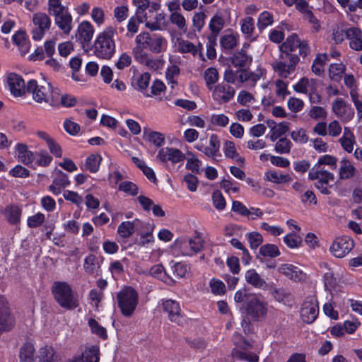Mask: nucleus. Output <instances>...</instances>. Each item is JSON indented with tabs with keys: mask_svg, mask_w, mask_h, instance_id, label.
Instances as JSON below:
<instances>
[{
	"mask_svg": "<svg viewBox=\"0 0 362 362\" xmlns=\"http://www.w3.org/2000/svg\"><path fill=\"white\" fill-rule=\"evenodd\" d=\"M175 47L176 50L180 53H190L195 56L200 52L202 45L201 44L195 45L188 40L177 38L175 42Z\"/></svg>",
	"mask_w": 362,
	"mask_h": 362,
	"instance_id": "c756f323",
	"label": "nucleus"
},
{
	"mask_svg": "<svg viewBox=\"0 0 362 362\" xmlns=\"http://www.w3.org/2000/svg\"><path fill=\"white\" fill-rule=\"evenodd\" d=\"M170 65L168 66L166 70V79L168 83L171 86V88H173L174 86L177 84L176 78L178 77L180 73V69L179 66L176 64V61L174 62L173 59H170Z\"/></svg>",
	"mask_w": 362,
	"mask_h": 362,
	"instance_id": "a18cd8bd",
	"label": "nucleus"
},
{
	"mask_svg": "<svg viewBox=\"0 0 362 362\" xmlns=\"http://www.w3.org/2000/svg\"><path fill=\"white\" fill-rule=\"evenodd\" d=\"M13 326V320L10 315L8 302L0 295V332L8 331Z\"/></svg>",
	"mask_w": 362,
	"mask_h": 362,
	"instance_id": "6ab92c4d",
	"label": "nucleus"
},
{
	"mask_svg": "<svg viewBox=\"0 0 362 362\" xmlns=\"http://www.w3.org/2000/svg\"><path fill=\"white\" fill-rule=\"evenodd\" d=\"M99 348L97 346L87 347L81 354H76L66 362H99Z\"/></svg>",
	"mask_w": 362,
	"mask_h": 362,
	"instance_id": "aec40b11",
	"label": "nucleus"
},
{
	"mask_svg": "<svg viewBox=\"0 0 362 362\" xmlns=\"http://www.w3.org/2000/svg\"><path fill=\"white\" fill-rule=\"evenodd\" d=\"M186 168L192 172L198 173L202 165V161L193 153L187 154Z\"/></svg>",
	"mask_w": 362,
	"mask_h": 362,
	"instance_id": "e2e57ef3",
	"label": "nucleus"
},
{
	"mask_svg": "<svg viewBox=\"0 0 362 362\" xmlns=\"http://www.w3.org/2000/svg\"><path fill=\"white\" fill-rule=\"evenodd\" d=\"M40 362H56L54 349L51 346H45L39 352Z\"/></svg>",
	"mask_w": 362,
	"mask_h": 362,
	"instance_id": "052dcab7",
	"label": "nucleus"
},
{
	"mask_svg": "<svg viewBox=\"0 0 362 362\" xmlns=\"http://www.w3.org/2000/svg\"><path fill=\"white\" fill-rule=\"evenodd\" d=\"M4 214L9 223L16 225L21 221L22 209L18 205L11 204L5 208Z\"/></svg>",
	"mask_w": 362,
	"mask_h": 362,
	"instance_id": "a19ab883",
	"label": "nucleus"
},
{
	"mask_svg": "<svg viewBox=\"0 0 362 362\" xmlns=\"http://www.w3.org/2000/svg\"><path fill=\"white\" fill-rule=\"evenodd\" d=\"M55 300L64 308L71 310L78 306V299L70 285L66 282L56 281L52 287Z\"/></svg>",
	"mask_w": 362,
	"mask_h": 362,
	"instance_id": "7ed1b4c3",
	"label": "nucleus"
},
{
	"mask_svg": "<svg viewBox=\"0 0 362 362\" xmlns=\"http://www.w3.org/2000/svg\"><path fill=\"white\" fill-rule=\"evenodd\" d=\"M165 85L161 81L155 80L151 86V90H148L147 93H145V96L162 100L165 95Z\"/></svg>",
	"mask_w": 362,
	"mask_h": 362,
	"instance_id": "37998d69",
	"label": "nucleus"
},
{
	"mask_svg": "<svg viewBox=\"0 0 362 362\" xmlns=\"http://www.w3.org/2000/svg\"><path fill=\"white\" fill-rule=\"evenodd\" d=\"M274 90L278 98L284 100L286 95L289 94L288 90V83L281 79H277L274 82Z\"/></svg>",
	"mask_w": 362,
	"mask_h": 362,
	"instance_id": "5fc2aeb1",
	"label": "nucleus"
},
{
	"mask_svg": "<svg viewBox=\"0 0 362 362\" xmlns=\"http://www.w3.org/2000/svg\"><path fill=\"white\" fill-rule=\"evenodd\" d=\"M342 148L347 153H351L354 150V146L356 144L355 136L349 127H344L343 135L339 139Z\"/></svg>",
	"mask_w": 362,
	"mask_h": 362,
	"instance_id": "e433bc0d",
	"label": "nucleus"
},
{
	"mask_svg": "<svg viewBox=\"0 0 362 362\" xmlns=\"http://www.w3.org/2000/svg\"><path fill=\"white\" fill-rule=\"evenodd\" d=\"M117 299L122 314L126 317H132L139 304L137 291L131 286L124 287L118 292Z\"/></svg>",
	"mask_w": 362,
	"mask_h": 362,
	"instance_id": "39448f33",
	"label": "nucleus"
},
{
	"mask_svg": "<svg viewBox=\"0 0 362 362\" xmlns=\"http://www.w3.org/2000/svg\"><path fill=\"white\" fill-rule=\"evenodd\" d=\"M293 90L298 93L313 94L315 90V81L313 78L303 77L293 86Z\"/></svg>",
	"mask_w": 362,
	"mask_h": 362,
	"instance_id": "79ce46f5",
	"label": "nucleus"
},
{
	"mask_svg": "<svg viewBox=\"0 0 362 362\" xmlns=\"http://www.w3.org/2000/svg\"><path fill=\"white\" fill-rule=\"evenodd\" d=\"M245 47L235 53L232 59V63L235 67L243 68L249 66L252 62V57L246 54Z\"/></svg>",
	"mask_w": 362,
	"mask_h": 362,
	"instance_id": "c03bdc74",
	"label": "nucleus"
},
{
	"mask_svg": "<svg viewBox=\"0 0 362 362\" xmlns=\"http://www.w3.org/2000/svg\"><path fill=\"white\" fill-rule=\"evenodd\" d=\"M327 56L325 54H319L316 56L312 65V71L316 75H321L324 71Z\"/></svg>",
	"mask_w": 362,
	"mask_h": 362,
	"instance_id": "864d4df0",
	"label": "nucleus"
},
{
	"mask_svg": "<svg viewBox=\"0 0 362 362\" xmlns=\"http://www.w3.org/2000/svg\"><path fill=\"white\" fill-rule=\"evenodd\" d=\"M115 29L112 26H107L96 35L93 44V53L98 58L110 59L115 55Z\"/></svg>",
	"mask_w": 362,
	"mask_h": 362,
	"instance_id": "f03ea898",
	"label": "nucleus"
},
{
	"mask_svg": "<svg viewBox=\"0 0 362 362\" xmlns=\"http://www.w3.org/2000/svg\"><path fill=\"white\" fill-rule=\"evenodd\" d=\"M54 23L66 35L72 30V16L68 10L54 16Z\"/></svg>",
	"mask_w": 362,
	"mask_h": 362,
	"instance_id": "c85d7f7f",
	"label": "nucleus"
},
{
	"mask_svg": "<svg viewBox=\"0 0 362 362\" xmlns=\"http://www.w3.org/2000/svg\"><path fill=\"white\" fill-rule=\"evenodd\" d=\"M299 60L298 55H290L289 58H286L281 54L279 60L274 62L272 66L279 77L286 78L294 72Z\"/></svg>",
	"mask_w": 362,
	"mask_h": 362,
	"instance_id": "1a4fd4ad",
	"label": "nucleus"
},
{
	"mask_svg": "<svg viewBox=\"0 0 362 362\" xmlns=\"http://www.w3.org/2000/svg\"><path fill=\"white\" fill-rule=\"evenodd\" d=\"M69 185L68 176L64 173L58 171L55 173L53 183L49 186V189L54 194L57 195L61 193L63 188Z\"/></svg>",
	"mask_w": 362,
	"mask_h": 362,
	"instance_id": "c9c22d12",
	"label": "nucleus"
},
{
	"mask_svg": "<svg viewBox=\"0 0 362 362\" xmlns=\"http://www.w3.org/2000/svg\"><path fill=\"white\" fill-rule=\"evenodd\" d=\"M221 142L218 135L211 134L209 136V146H206L204 154L214 160L221 156Z\"/></svg>",
	"mask_w": 362,
	"mask_h": 362,
	"instance_id": "2f4dec72",
	"label": "nucleus"
},
{
	"mask_svg": "<svg viewBox=\"0 0 362 362\" xmlns=\"http://www.w3.org/2000/svg\"><path fill=\"white\" fill-rule=\"evenodd\" d=\"M346 66L342 63L332 64L329 69V75L332 80L339 81L344 73Z\"/></svg>",
	"mask_w": 362,
	"mask_h": 362,
	"instance_id": "603ef678",
	"label": "nucleus"
},
{
	"mask_svg": "<svg viewBox=\"0 0 362 362\" xmlns=\"http://www.w3.org/2000/svg\"><path fill=\"white\" fill-rule=\"evenodd\" d=\"M292 143L286 138H281L275 144V151L280 154L288 153L291 151Z\"/></svg>",
	"mask_w": 362,
	"mask_h": 362,
	"instance_id": "774afa93",
	"label": "nucleus"
},
{
	"mask_svg": "<svg viewBox=\"0 0 362 362\" xmlns=\"http://www.w3.org/2000/svg\"><path fill=\"white\" fill-rule=\"evenodd\" d=\"M308 179L315 180L314 185L322 194H329V188L334 180V175L320 165H315L309 171Z\"/></svg>",
	"mask_w": 362,
	"mask_h": 362,
	"instance_id": "423d86ee",
	"label": "nucleus"
},
{
	"mask_svg": "<svg viewBox=\"0 0 362 362\" xmlns=\"http://www.w3.org/2000/svg\"><path fill=\"white\" fill-rule=\"evenodd\" d=\"M229 12L227 11H221L211 18L209 27L213 35H217L223 28L226 22L229 19Z\"/></svg>",
	"mask_w": 362,
	"mask_h": 362,
	"instance_id": "4be33fe9",
	"label": "nucleus"
},
{
	"mask_svg": "<svg viewBox=\"0 0 362 362\" xmlns=\"http://www.w3.org/2000/svg\"><path fill=\"white\" fill-rule=\"evenodd\" d=\"M6 86L14 97L23 96L26 92V85L22 76L13 72L6 74Z\"/></svg>",
	"mask_w": 362,
	"mask_h": 362,
	"instance_id": "dca6fc26",
	"label": "nucleus"
},
{
	"mask_svg": "<svg viewBox=\"0 0 362 362\" xmlns=\"http://www.w3.org/2000/svg\"><path fill=\"white\" fill-rule=\"evenodd\" d=\"M267 76V70L261 64L258 65L255 70H243L240 76L241 84L245 83L249 88H255L258 81L264 79Z\"/></svg>",
	"mask_w": 362,
	"mask_h": 362,
	"instance_id": "4468645a",
	"label": "nucleus"
},
{
	"mask_svg": "<svg viewBox=\"0 0 362 362\" xmlns=\"http://www.w3.org/2000/svg\"><path fill=\"white\" fill-rule=\"evenodd\" d=\"M267 124L270 129L267 137L269 138L272 141H275L277 139L285 134L289 129L288 123L286 122L276 123L272 119H269L267 122Z\"/></svg>",
	"mask_w": 362,
	"mask_h": 362,
	"instance_id": "5701e85b",
	"label": "nucleus"
},
{
	"mask_svg": "<svg viewBox=\"0 0 362 362\" xmlns=\"http://www.w3.org/2000/svg\"><path fill=\"white\" fill-rule=\"evenodd\" d=\"M356 173V168L352 163L346 159L342 158L339 162V177L341 180L352 178Z\"/></svg>",
	"mask_w": 362,
	"mask_h": 362,
	"instance_id": "ea45409f",
	"label": "nucleus"
},
{
	"mask_svg": "<svg viewBox=\"0 0 362 362\" xmlns=\"http://www.w3.org/2000/svg\"><path fill=\"white\" fill-rule=\"evenodd\" d=\"M15 156L18 161L24 165H29L33 163L35 160L34 153L30 151L28 145L23 143H18L14 147Z\"/></svg>",
	"mask_w": 362,
	"mask_h": 362,
	"instance_id": "b1692460",
	"label": "nucleus"
},
{
	"mask_svg": "<svg viewBox=\"0 0 362 362\" xmlns=\"http://www.w3.org/2000/svg\"><path fill=\"white\" fill-rule=\"evenodd\" d=\"M245 281L255 288L265 290L267 288V282L260 276L255 269L247 270L245 274Z\"/></svg>",
	"mask_w": 362,
	"mask_h": 362,
	"instance_id": "58836bf2",
	"label": "nucleus"
},
{
	"mask_svg": "<svg viewBox=\"0 0 362 362\" xmlns=\"http://www.w3.org/2000/svg\"><path fill=\"white\" fill-rule=\"evenodd\" d=\"M238 36L235 34H226L221 38V45L225 49H232L237 45Z\"/></svg>",
	"mask_w": 362,
	"mask_h": 362,
	"instance_id": "338daca9",
	"label": "nucleus"
},
{
	"mask_svg": "<svg viewBox=\"0 0 362 362\" xmlns=\"http://www.w3.org/2000/svg\"><path fill=\"white\" fill-rule=\"evenodd\" d=\"M223 151L226 158L233 159L240 167L245 165V158L238 153L233 141L226 140L223 142Z\"/></svg>",
	"mask_w": 362,
	"mask_h": 362,
	"instance_id": "cd10ccee",
	"label": "nucleus"
},
{
	"mask_svg": "<svg viewBox=\"0 0 362 362\" xmlns=\"http://www.w3.org/2000/svg\"><path fill=\"white\" fill-rule=\"evenodd\" d=\"M35 163L42 167L48 166L52 161V156L45 150H40L34 153Z\"/></svg>",
	"mask_w": 362,
	"mask_h": 362,
	"instance_id": "3c124183",
	"label": "nucleus"
},
{
	"mask_svg": "<svg viewBox=\"0 0 362 362\" xmlns=\"http://www.w3.org/2000/svg\"><path fill=\"white\" fill-rule=\"evenodd\" d=\"M332 110L342 123H348L354 117V110L342 98H337L332 103Z\"/></svg>",
	"mask_w": 362,
	"mask_h": 362,
	"instance_id": "ddd939ff",
	"label": "nucleus"
},
{
	"mask_svg": "<svg viewBox=\"0 0 362 362\" xmlns=\"http://www.w3.org/2000/svg\"><path fill=\"white\" fill-rule=\"evenodd\" d=\"M76 98L69 94H62L58 88L54 90V97L51 100V106L53 107H71L76 104Z\"/></svg>",
	"mask_w": 362,
	"mask_h": 362,
	"instance_id": "393cba45",
	"label": "nucleus"
},
{
	"mask_svg": "<svg viewBox=\"0 0 362 362\" xmlns=\"http://www.w3.org/2000/svg\"><path fill=\"white\" fill-rule=\"evenodd\" d=\"M134 41L132 54L136 61L141 64L147 62L148 54L146 50L159 54L164 52L168 47L167 39L158 33L141 32L136 36Z\"/></svg>",
	"mask_w": 362,
	"mask_h": 362,
	"instance_id": "f257e3e1",
	"label": "nucleus"
},
{
	"mask_svg": "<svg viewBox=\"0 0 362 362\" xmlns=\"http://www.w3.org/2000/svg\"><path fill=\"white\" fill-rule=\"evenodd\" d=\"M32 35L34 40H41L51 26V19L45 13L39 12L33 17Z\"/></svg>",
	"mask_w": 362,
	"mask_h": 362,
	"instance_id": "9d476101",
	"label": "nucleus"
},
{
	"mask_svg": "<svg viewBox=\"0 0 362 362\" xmlns=\"http://www.w3.org/2000/svg\"><path fill=\"white\" fill-rule=\"evenodd\" d=\"M259 253L264 257H276L280 255L278 247L274 244H266L260 247Z\"/></svg>",
	"mask_w": 362,
	"mask_h": 362,
	"instance_id": "69168bd1",
	"label": "nucleus"
},
{
	"mask_svg": "<svg viewBox=\"0 0 362 362\" xmlns=\"http://www.w3.org/2000/svg\"><path fill=\"white\" fill-rule=\"evenodd\" d=\"M243 307L247 315L255 321L263 320L267 315V303L257 294H251Z\"/></svg>",
	"mask_w": 362,
	"mask_h": 362,
	"instance_id": "6e6552de",
	"label": "nucleus"
},
{
	"mask_svg": "<svg viewBox=\"0 0 362 362\" xmlns=\"http://www.w3.org/2000/svg\"><path fill=\"white\" fill-rule=\"evenodd\" d=\"M35 348L32 344H25L20 351V358L24 362H32L34 358Z\"/></svg>",
	"mask_w": 362,
	"mask_h": 362,
	"instance_id": "4d7b16f0",
	"label": "nucleus"
},
{
	"mask_svg": "<svg viewBox=\"0 0 362 362\" xmlns=\"http://www.w3.org/2000/svg\"><path fill=\"white\" fill-rule=\"evenodd\" d=\"M274 23V16L272 13L264 11L262 12L258 17L257 26L262 31Z\"/></svg>",
	"mask_w": 362,
	"mask_h": 362,
	"instance_id": "09e8293b",
	"label": "nucleus"
},
{
	"mask_svg": "<svg viewBox=\"0 0 362 362\" xmlns=\"http://www.w3.org/2000/svg\"><path fill=\"white\" fill-rule=\"evenodd\" d=\"M264 180L274 184H286L293 180L288 173H283L279 170H269L264 173Z\"/></svg>",
	"mask_w": 362,
	"mask_h": 362,
	"instance_id": "7c9ffc66",
	"label": "nucleus"
},
{
	"mask_svg": "<svg viewBox=\"0 0 362 362\" xmlns=\"http://www.w3.org/2000/svg\"><path fill=\"white\" fill-rule=\"evenodd\" d=\"M279 272L294 281L302 279L303 274L300 270L292 264H283L279 267Z\"/></svg>",
	"mask_w": 362,
	"mask_h": 362,
	"instance_id": "49530a36",
	"label": "nucleus"
},
{
	"mask_svg": "<svg viewBox=\"0 0 362 362\" xmlns=\"http://www.w3.org/2000/svg\"><path fill=\"white\" fill-rule=\"evenodd\" d=\"M300 45V40L295 34L286 38V41L279 46V49L285 57L289 58L290 55H293V52Z\"/></svg>",
	"mask_w": 362,
	"mask_h": 362,
	"instance_id": "f704fd0d",
	"label": "nucleus"
},
{
	"mask_svg": "<svg viewBox=\"0 0 362 362\" xmlns=\"http://www.w3.org/2000/svg\"><path fill=\"white\" fill-rule=\"evenodd\" d=\"M88 324L93 334L102 339L107 337L106 329L100 325L94 318H89Z\"/></svg>",
	"mask_w": 362,
	"mask_h": 362,
	"instance_id": "6e6d98bb",
	"label": "nucleus"
},
{
	"mask_svg": "<svg viewBox=\"0 0 362 362\" xmlns=\"http://www.w3.org/2000/svg\"><path fill=\"white\" fill-rule=\"evenodd\" d=\"M149 17L147 19L146 27L151 30H161L165 27V17L163 14L158 13L154 8L148 10Z\"/></svg>",
	"mask_w": 362,
	"mask_h": 362,
	"instance_id": "bb28decb",
	"label": "nucleus"
},
{
	"mask_svg": "<svg viewBox=\"0 0 362 362\" xmlns=\"http://www.w3.org/2000/svg\"><path fill=\"white\" fill-rule=\"evenodd\" d=\"M95 33L93 25L88 21H83L78 26L76 37L81 43L89 42Z\"/></svg>",
	"mask_w": 362,
	"mask_h": 362,
	"instance_id": "a878e982",
	"label": "nucleus"
},
{
	"mask_svg": "<svg viewBox=\"0 0 362 362\" xmlns=\"http://www.w3.org/2000/svg\"><path fill=\"white\" fill-rule=\"evenodd\" d=\"M153 225L147 222H143L142 229L137 232L140 236L139 245L142 246H148L153 244L154 242V237L153 235Z\"/></svg>",
	"mask_w": 362,
	"mask_h": 362,
	"instance_id": "72a5a7b5",
	"label": "nucleus"
},
{
	"mask_svg": "<svg viewBox=\"0 0 362 362\" xmlns=\"http://www.w3.org/2000/svg\"><path fill=\"white\" fill-rule=\"evenodd\" d=\"M156 158L163 163L170 162L175 164L183 160L185 155L177 148L164 147L159 149Z\"/></svg>",
	"mask_w": 362,
	"mask_h": 362,
	"instance_id": "a211bd4d",
	"label": "nucleus"
},
{
	"mask_svg": "<svg viewBox=\"0 0 362 362\" xmlns=\"http://www.w3.org/2000/svg\"><path fill=\"white\" fill-rule=\"evenodd\" d=\"M93 21L98 27H101L105 22V14L103 8L100 6L93 7L90 13Z\"/></svg>",
	"mask_w": 362,
	"mask_h": 362,
	"instance_id": "bf43d9fd",
	"label": "nucleus"
},
{
	"mask_svg": "<svg viewBox=\"0 0 362 362\" xmlns=\"http://www.w3.org/2000/svg\"><path fill=\"white\" fill-rule=\"evenodd\" d=\"M101 161L100 154H91L86 158L84 165L87 170L94 173L98 171Z\"/></svg>",
	"mask_w": 362,
	"mask_h": 362,
	"instance_id": "de8ad7c7",
	"label": "nucleus"
},
{
	"mask_svg": "<svg viewBox=\"0 0 362 362\" xmlns=\"http://www.w3.org/2000/svg\"><path fill=\"white\" fill-rule=\"evenodd\" d=\"M13 42L18 47L19 52L22 56L29 52L30 49V42L26 37V34L23 30L16 32L12 37Z\"/></svg>",
	"mask_w": 362,
	"mask_h": 362,
	"instance_id": "4c0bfd02",
	"label": "nucleus"
},
{
	"mask_svg": "<svg viewBox=\"0 0 362 362\" xmlns=\"http://www.w3.org/2000/svg\"><path fill=\"white\" fill-rule=\"evenodd\" d=\"M354 240L349 236H341L334 239L329 247L330 253L337 258L346 257L354 248Z\"/></svg>",
	"mask_w": 362,
	"mask_h": 362,
	"instance_id": "9b49d317",
	"label": "nucleus"
},
{
	"mask_svg": "<svg viewBox=\"0 0 362 362\" xmlns=\"http://www.w3.org/2000/svg\"><path fill=\"white\" fill-rule=\"evenodd\" d=\"M319 313V307L317 298L312 296L308 297L302 305L300 317L306 323L313 322Z\"/></svg>",
	"mask_w": 362,
	"mask_h": 362,
	"instance_id": "2eb2a0df",
	"label": "nucleus"
},
{
	"mask_svg": "<svg viewBox=\"0 0 362 362\" xmlns=\"http://www.w3.org/2000/svg\"><path fill=\"white\" fill-rule=\"evenodd\" d=\"M118 189L130 196H135L139 193L137 185L129 181L121 182L118 185Z\"/></svg>",
	"mask_w": 362,
	"mask_h": 362,
	"instance_id": "680f3d73",
	"label": "nucleus"
},
{
	"mask_svg": "<svg viewBox=\"0 0 362 362\" xmlns=\"http://www.w3.org/2000/svg\"><path fill=\"white\" fill-rule=\"evenodd\" d=\"M56 88L49 83L40 85L36 80L32 79L26 84V93L30 94L36 103H45L51 106V100L54 97V90Z\"/></svg>",
	"mask_w": 362,
	"mask_h": 362,
	"instance_id": "0eeeda50",
	"label": "nucleus"
},
{
	"mask_svg": "<svg viewBox=\"0 0 362 362\" xmlns=\"http://www.w3.org/2000/svg\"><path fill=\"white\" fill-rule=\"evenodd\" d=\"M218 71L214 67H209L204 71V80L209 90L216 86L215 83L218 81Z\"/></svg>",
	"mask_w": 362,
	"mask_h": 362,
	"instance_id": "8fccbe9b",
	"label": "nucleus"
},
{
	"mask_svg": "<svg viewBox=\"0 0 362 362\" xmlns=\"http://www.w3.org/2000/svg\"><path fill=\"white\" fill-rule=\"evenodd\" d=\"M143 222L138 218H135L132 221H123L118 226L117 233L120 238L127 239L134 232H138V230L142 229Z\"/></svg>",
	"mask_w": 362,
	"mask_h": 362,
	"instance_id": "412c9836",
	"label": "nucleus"
},
{
	"mask_svg": "<svg viewBox=\"0 0 362 362\" xmlns=\"http://www.w3.org/2000/svg\"><path fill=\"white\" fill-rule=\"evenodd\" d=\"M161 307L171 322L177 324L182 322V316L179 303L171 299H163L161 300Z\"/></svg>",
	"mask_w": 362,
	"mask_h": 362,
	"instance_id": "f3484780",
	"label": "nucleus"
},
{
	"mask_svg": "<svg viewBox=\"0 0 362 362\" xmlns=\"http://www.w3.org/2000/svg\"><path fill=\"white\" fill-rule=\"evenodd\" d=\"M151 81V76L148 73H143L135 75L132 79V86L135 90L142 93L145 96V93L148 92V87Z\"/></svg>",
	"mask_w": 362,
	"mask_h": 362,
	"instance_id": "473e14b6",
	"label": "nucleus"
},
{
	"mask_svg": "<svg viewBox=\"0 0 362 362\" xmlns=\"http://www.w3.org/2000/svg\"><path fill=\"white\" fill-rule=\"evenodd\" d=\"M241 31L246 37H251L255 30L254 20L251 17H246L241 21Z\"/></svg>",
	"mask_w": 362,
	"mask_h": 362,
	"instance_id": "0e129e2a",
	"label": "nucleus"
},
{
	"mask_svg": "<svg viewBox=\"0 0 362 362\" xmlns=\"http://www.w3.org/2000/svg\"><path fill=\"white\" fill-rule=\"evenodd\" d=\"M211 97L218 104L227 103L235 96V90L228 83H221L212 87L210 90Z\"/></svg>",
	"mask_w": 362,
	"mask_h": 362,
	"instance_id": "f8f14e48",
	"label": "nucleus"
},
{
	"mask_svg": "<svg viewBox=\"0 0 362 362\" xmlns=\"http://www.w3.org/2000/svg\"><path fill=\"white\" fill-rule=\"evenodd\" d=\"M204 247L202 237H182L177 239L173 245V252L176 256H193L199 252Z\"/></svg>",
	"mask_w": 362,
	"mask_h": 362,
	"instance_id": "20e7f679",
	"label": "nucleus"
},
{
	"mask_svg": "<svg viewBox=\"0 0 362 362\" xmlns=\"http://www.w3.org/2000/svg\"><path fill=\"white\" fill-rule=\"evenodd\" d=\"M83 268L88 274H94L97 273L99 264L97 262L96 257L93 255L87 256L84 259Z\"/></svg>",
	"mask_w": 362,
	"mask_h": 362,
	"instance_id": "13d9d810",
	"label": "nucleus"
}]
</instances>
